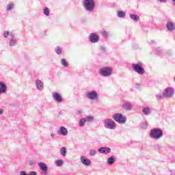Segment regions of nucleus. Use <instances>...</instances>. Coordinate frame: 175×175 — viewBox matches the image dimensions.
Instances as JSON below:
<instances>
[{
	"label": "nucleus",
	"instance_id": "nucleus-1",
	"mask_svg": "<svg viewBox=\"0 0 175 175\" xmlns=\"http://www.w3.org/2000/svg\"><path fill=\"white\" fill-rule=\"evenodd\" d=\"M83 6L86 12L92 13L95 10V1L94 0H83Z\"/></svg>",
	"mask_w": 175,
	"mask_h": 175
},
{
	"label": "nucleus",
	"instance_id": "nucleus-2",
	"mask_svg": "<svg viewBox=\"0 0 175 175\" xmlns=\"http://www.w3.org/2000/svg\"><path fill=\"white\" fill-rule=\"evenodd\" d=\"M163 136V131L161 129H153L150 132V137L154 140H158Z\"/></svg>",
	"mask_w": 175,
	"mask_h": 175
},
{
	"label": "nucleus",
	"instance_id": "nucleus-3",
	"mask_svg": "<svg viewBox=\"0 0 175 175\" xmlns=\"http://www.w3.org/2000/svg\"><path fill=\"white\" fill-rule=\"evenodd\" d=\"M132 68L133 69L134 72H136L138 75H144L146 73V70L143 68L144 64L142 63V62H139L137 64H133Z\"/></svg>",
	"mask_w": 175,
	"mask_h": 175
},
{
	"label": "nucleus",
	"instance_id": "nucleus-4",
	"mask_svg": "<svg viewBox=\"0 0 175 175\" xmlns=\"http://www.w3.org/2000/svg\"><path fill=\"white\" fill-rule=\"evenodd\" d=\"M112 72L113 69L111 67H104L100 69L98 73L103 77H109V76H111Z\"/></svg>",
	"mask_w": 175,
	"mask_h": 175
},
{
	"label": "nucleus",
	"instance_id": "nucleus-5",
	"mask_svg": "<svg viewBox=\"0 0 175 175\" xmlns=\"http://www.w3.org/2000/svg\"><path fill=\"white\" fill-rule=\"evenodd\" d=\"M104 126L106 129H114L116 128V122L111 119L107 118L103 121Z\"/></svg>",
	"mask_w": 175,
	"mask_h": 175
},
{
	"label": "nucleus",
	"instance_id": "nucleus-6",
	"mask_svg": "<svg viewBox=\"0 0 175 175\" xmlns=\"http://www.w3.org/2000/svg\"><path fill=\"white\" fill-rule=\"evenodd\" d=\"M113 120L118 122V124H125L126 122V117L123 116L122 113H116L112 116Z\"/></svg>",
	"mask_w": 175,
	"mask_h": 175
},
{
	"label": "nucleus",
	"instance_id": "nucleus-7",
	"mask_svg": "<svg viewBox=\"0 0 175 175\" xmlns=\"http://www.w3.org/2000/svg\"><path fill=\"white\" fill-rule=\"evenodd\" d=\"M98 97V92L95 91L88 92L86 93V98L90 99V100H96Z\"/></svg>",
	"mask_w": 175,
	"mask_h": 175
},
{
	"label": "nucleus",
	"instance_id": "nucleus-8",
	"mask_svg": "<svg viewBox=\"0 0 175 175\" xmlns=\"http://www.w3.org/2000/svg\"><path fill=\"white\" fill-rule=\"evenodd\" d=\"M174 94V90L172 88H167L164 90L163 96L165 98H172Z\"/></svg>",
	"mask_w": 175,
	"mask_h": 175
},
{
	"label": "nucleus",
	"instance_id": "nucleus-9",
	"mask_svg": "<svg viewBox=\"0 0 175 175\" xmlns=\"http://www.w3.org/2000/svg\"><path fill=\"white\" fill-rule=\"evenodd\" d=\"M89 40L91 43H98L99 42V36L92 33L89 36Z\"/></svg>",
	"mask_w": 175,
	"mask_h": 175
},
{
	"label": "nucleus",
	"instance_id": "nucleus-10",
	"mask_svg": "<svg viewBox=\"0 0 175 175\" xmlns=\"http://www.w3.org/2000/svg\"><path fill=\"white\" fill-rule=\"evenodd\" d=\"M53 98L57 102V103H62V100L64 99L62 98V96H61V94H59L57 92H54L52 95Z\"/></svg>",
	"mask_w": 175,
	"mask_h": 175
},
{
	"label": "nucleus",
	"instance_id": "nucleus-11",
	"mask_svg": "<svg viewBox=\"0 0 175 175\" xmlns=\"http://www.w3.org/2000/svg\"><path fill=\"white\" fill-rule=\"evenodd\" d=\"M98 151L100 154H110V152H111V149H110V148H107V147H101L98 149Z\"/></svg>",
	"mask_w": 175,
	"mask_h": 175
},
{
	"label": "nucleus",
	"instance_id": "nucleus-12",
	"mask_svg": "<svg viewBox=\"0 0 175 175\" xmlns=\"http://www.w3.org/2000/svg\"><path fill=\"white\" fill-rule=\"evenodd\" d=\"M80 159L81 163H83V165H84L85 166H90V165H91V160L86 158L85 157L81 156Z\"/></svg>",
	"mask_w": 175,
	"mask_h": 175
},
{
	"label": "nucleus",
	"instance_id": "nucleus-13",
	"mask_svg": "<svg viewBox=\"0 0 175 175\" xmlns=\"http://www.w3.org/2000/svg\"><path fill=\"white\" fill-rule=\"evenodd\" d=\"M36 85L37 90H39V91H43V88H44V84L40 81V79H37L36 81Z\"/></svg>",
	"mask_w": 175,
	"mask_h": 175
},
{
	"label": "nucleus",
	"instance_id": "nucleus-14",
	"mask_svg": "<svg viewBox=\"0 0 175 175\" xmlns=\"http://www.w3.org/2000/svg\"><path fill=\"white\" fill-rule=\"evenodd\" d=\"M6 91H8V86L5 83L0 81V95L1 94H5Z\"/></svg>",
	"mask_w": 175,
	"mask_h": 175
},
{
	"label": "nucleus",
	"instance_id": "nucleus-15",
	"mask_svg": "<svg viewBox=\"0 0 175 175\" xmlns=\"http://www.w3.org/2000/svg\"><path fill=\"white\" fill-rule=\"evenodd\" d=\"M166 28L170 31V32H172L174 31L175 29V24L172 21H168L166 25Z\"/></svg>",
	"mask_w": 175,
	"mask_h": 175
},
{
	"label": "nucleus",
	"instance_id": "nucleus-16",
	"mask_svg": "<svg viewBox=\"0 0 175 175\" xmlns=\"http://www.w3.org/2000/svg\"><path fill=\"white\" fill-rule=\"evenodd\" d=\"M38 166L40 169H41V170L44 172V173H47L49 167H47V165L46 163L43 162L38 163Z\"/></svg>",
	"mask_w": 175,
	"mask_h": 175
},
{
	"label": "nucleus",
	"instance_id": "nucleus-17",
	"mask_svg": "<svg viewBox=\"0 0 175 175\" xmlns=\"http://www.w3.org/2000/svg\"><path fill=\"white\" fill-rule=\"evenodd\" d=\"M58 133L59 135H62V136H66V135H68V129L61 126Z\"/></svg>",
	"mask_w": 175,
	"mask_h": 175
},
{
	"label": "nucleus",
	"instance_id": "nucleus-18",
	"mask_svg": "<svg viewBox=\"0 0 175 175\" xmlns=\"http://www.w3.org/2000/svg\"><path fill=\"white\" fill-rule=\"evenodd\" d=\"M11 39L10 40V46L13 47L16 46V37L14 35L10 33Z\"/></svg>",
	"mask_w": 175,
	"mask_h": 175
},
{
	"label": "nucleus",
	"instance_id": "nucleus-19",
	"mask_svg": "<svg viewBox=\"0 0 175 175\" xmlns=\"http://www.w3.org/2000/svg\"><path fill=\"white\" fill-rule=\"evenodd\" d=\"M152 109L150 107H144L142 109V113L145 115V116H149V114H151V111H152Z\"/></svg>",
	"mask_w": 175,
	"mask_h": 175
},
{
	"label": "nucleus",
	"instance_id": "nucleus-20",
	"mask_svg": "<svg viewBox=\"0 0 175 175\" xmlns=\"http://www.w3.org/2000/svg\"><path fill=\"white\" fill-rule=\"evenodd\" d=\"M123 109L125 110L131 111L132 110V104L131 103H126L122 105Z\"/></svg>",
	"mask_w": 175,
	"mask_h": 175
},
{
	"label": "nucleus",
	"instance_id": "nucleus-21",
	"mask_svg": "<svg viewBox=\"0 0 175 175\" xmlns=\"http://www.w3.org/2000/svg\"><path fill=\"white\" fill-rule=\"evenodd\" d=\"M20 175H38V173L35 171H31L28 174L25 171H21Z\"/></svg>",
	"mask_w": 175,
	"mask_h": 175
},
{
	"label": "nucleus",
	"instance_id": "nucleus-22",
	"mask_svg": "<svg viewBox=\"0 0 175 175\" xmlns=\"http://www.w3.org/2000/svg\"><path fill=\"white\" fill-rule=\"evenodd\" d=\"M14 9V3H10L6 6V10L7 12H10Z\"/></svg>",
	"mask_w": 175,
	"mask_h": 175
},
{
	"label": "nucleus",
	"instance_id": "nucleus-23",
	"mask_svg": "<svg viewBox=\"0 0 175 175\" xmlns=\"http://www.w3.org/2000/svg\"><path fill=\"white\" fill-rule=\"evenodd\" d=\"M117 16L118 17H120V18H125V12L120 10V11H118L117 12Z\"/></svg>",
	"mask_w": 175,
	"mask_h": 175
},
{
	"label": "nucleus",
	"instance_id": "nucleus-24",
	"mask_svg": "<svg viewBox=\"0 0 175 175\" xmlns=\"http://www.w3.org/2000/svg\"><path fill=\"white\" fill-rule=\"evenodd\" d=\"M116 162V159L114 158V156H111L107 159V165H113Z\"/></svg>",
	"mask_w": 175,
	"mask_h": 175
},
{
	"label": "nucleus",
	"instance_id": "nucleus-25",
	"mask_svg": "<svg viewBox=\"0 0 175 175\" xmlns=\"http://www.w3.org/2000/svg\"><path fill=\"white\" fill-rule=\"evenodd\" d=\"M130 18L131 20H133V21H139V20H140V17L136 14H130Z\"/></svg>",
	"mask_w": 175,
	"mask_h": 175
},
{
	"label": "nucleus",
	"instance_id": "nucleus-26",
	"mask_svg": "<svg viewBox=\"0 0 175 175\" xmlns=\"http://www.w3.org/2000/svg\"><path fill=\"white\" fill-rule=\"evenodd\" d=\"M60 154L62 157H66V148L65 146H63L60 149Z\"/></svg>",
	"mask_w": 175,
	"mask_h": 175
},
{
	"label": "nucleus",
	"instance_id": "nucleus-27",
	"mask_svg": "<svg viewBox=\"0 0 175 175\" xmlns=\"http://www.w3.org/2000/svg\"><path fill=\"white\" fill-rule=\"evenodd\" d=\"M55 51L58 54V55H61V54H62V48H60L59 46H57L55 49Z\"/></svg>",
	"mask_w": 175,
	"mask_h": 175
},
{
	"label": "nucleus",
	"instance_id": "nucleus-28",
	"mask_svg": "<svg viewBox=\"0 0 175 175\" xmlns=\"http://www.w3.org/2000/svg\"><path fill=\"white\" fill-rule=\"evenodd\" d=\"M85 122H87L85 120V118H82L79 120V126H84Z\"/></svg>",
	"mask_w": 175,
	"mask_h": 175
},
{
	"label": "nucleus",
	"instance_id": "nucleus-29",
	"mask_svg": "<svg viewBox=\"0 0 175 175\" xmlns=\"http://www.w3.org/2000/svg\"><path fill=\"white\" fill-rule=\"evenodd\" d=\"M61 64L63 66H64V68H68V62H66L65 59H61Z\"/></svg>",
	"mask_w": 175,
	"mask_h": 175
},
{
	"label": "nucleus",
	"instance_id": "nucleus-30",
	"mask_svg": "<svg viewBox=\"0 0 175 175\" xmlns=\"http://www.w3.org/2000/svg\"><path fill=\"white\" fill-rule=\"evenodd\" d=\"M44 14H45V16H50V10H49L48 8H44Z\"/></svg>",
	"mask_w": 175,
	"mask_h": 175
},
{
	"label": "nucleus",
	"instance_id": "nucleus-31",
	"mask_svg": "<svg viewBox=\"0 0 175 175\" xmlns=\"http://www.w3.org/2000/svg\"><path fill=\"white\" fill-rule=\"evenodd\" d=\"M56 166H62L64 165V161L62 160H57L55 161Z\"/></svg>",
	"mask_w": 175,
	"mask_h": 175
},
{
	"label": "nucleus",
	"instance_id": "nucleus-32",
	"mask_svg": "<svg viewBox=\"0 0 175 175\" xmlns=\"http://www.w3.org/2000/svg\"><path fill=\"white\" fill-rule=\"evenodd\" d=\"M101 35L104 38H107V36H109V33L105 30H101Z\"/></svg>",
	"mask_w": 175,
	"mask_h": 175
},
{
	"label": "nucleus",
	"instance_id": "nucleus-33",
	"mask_svg": "<svg viewBox=\"0 0 175 175\" xmlns=\"http://www.w3.org/2000/svg\"><path fill=\"white\" fill-rule=\"evenodd\" d=\"M90 157H95V155H96V150L92 149L90 151Z\"/></svg>",
	"mask_w": 175,
	"mask_h": 175
},
{
	"label": "nucleus",
	"instance_id": "nucleus-34",
	"mask_svg": "<svg viewBox=\"0 0 175 175\" xmlns=\"http://www.w3.org/2000/svg\"><path fill=\"white\" fill-rule=\"evenodd\" d=\"M86 122H90L94 120V117L92 116H87L86 118H85Z\"/></svg>",
	"mask_w": 175,
	"mask_h": 175
},
{
	"label": "nucleus",
	"instance_id": "nucleus-35",
	"mask_svg": "<svg viewBox=\"0 0 175 175\" xmlns=\"http://www.w3.org/2000/svg\"><path fill=\"white\" fill-rule=\"evenodd\" d=\"M147 125L148 124L145 122L141 124V128L142 129H147Z\"/></svg>",
	"mask_w": 175,
	"mask_h": 175
},
{
	"label": "nucleus",
	"instance_id": "nucleus-36",
	"mask_svg": "<svg viewBox=\"0 0 175 175\" xmlns=\"http://www.w3.org/2000/svg\"><path fill=\"white\" fill-rule=\"evenodd\" d=\"M156 98L157 99L159 100V99H163V98H165V96H163V95L159 94L156 95Z\"/></svg>",
	"mask_w": 175,
	"mask_h": 175
},
{
	"label": "nucleus",
	"instance_id": "nucleus-37",
	"mask_svg": "<svg viewBox=\"0 0 175 175\" xmlns=\"http://www.w3.org/2000/svg\"><path fill=\"white\" fill-rule=\"evenodd\" d=\"M10 36V33H9V31H4L3 32V36L4 38H8V36Z\"/></svg>",
	"mask_w": 175,
	"mask_h": 175
},
{
	"label": "nucleus",
	"instance_id": "nucleus-38",
	"mask_svg": "<svg viewBox=\"0 0 175 175\" xmlns=\"http://www.w3.org/2000/svg\"><path fill=\"white\" fill-rule=\"evenodd\" d=\"M2 114H3V109L0 108V116H2Z\"/></svg>",
	"mask_w": 175,
	"mask_h": 175
},
{
	"label": "nucleus",
	"instance_id": "nucleus-39",
	"mask_svg": "<svg viewBox=\"0 0 175 175\" xmlns=\"http://www.w3.org/2000/svg\"><path fill=\"white\" fill-rule=\"evenodd\" d=\"M51 137H52L53 139H54V137H55V134L51 133Z\"/></svg>",
	"mask_w": 175,
	"mask_h": 175
},
{
	"label": "nucleus",
	"instance_id": "nucleus-40",
	"mask_svg": "<svg viewBox=\"0 0 175 175\" xmlns=\"http://www.w3.org/2000/svg\"><path fill=\"white\" fill-rule=\"evenodd\" d=\"M159 2H161V3H165L166 2L167 0H158Z\"/></svg>",
	"mask_w": 175,
	"mask_h": 175
},
{
	"label": "nucleus",
	"instance_id": "nucleus-41",
	"mask_svg": "<svg viewBox=\"0 0 175 175\" xmlns=\"http://www.w3.org/2000/svg\"><path fill=\"white\" fill-rule=\"evenodd\" d=\"M102 51H106V49L104 46H101Z\"/></svg>",
	"mask_w": 175,
	"mask_h": 175
},
{
	"label": "nucleus",
	"instance_id": "nucleus-42",
	"mask_svg": "<svg viewBox=\"0 0 175 175\" xmlns=\"http://www.w3.org/2000/svg\"><path fill=\"white\" fill-rule=\"evenodd\" d=\"M173 5H175V0H172Z\"/></svg>",
	"mask_w": 175,
	"mask_h": 175
},
{
	"label": "nucleus",
	"instance_id": "nucleus-43",
	"mask_svg": "<svg viewBox=\"0 0 175 175\" xmlns=\"http://www.w3.org/2000/svg\"><path fill=\"white\" fill-rule=\"evenodd\" d=\"M157 51V52H158V51H161V49H160V48H158Z\"/></svg>",
	"mask_w": 175,
	"mask_h": 175
},
{
	"label": "nucleus",
	"instance_id": "nucleus-44",
	"mask_svg": "<svg viewBox=\"0 0 175 175\" xmlns=\"http://www.w3.org/2000/svg\"><path fill=\"white\" fill-rule=\"evenodd\" d=\"M153 42H154V41H153V40H152V43H153Z\"/></svg>",
	"mask_w": 175,
	"mask_h": 175
},
{
	"label": "nucleus",
	"instance_id": "nucleus-45",
	"mask_svg": "<svg viewBox=\"0 0 175 175\" xmlns=\"http://www.w3.org/2000/svg\"><path fill=\"white\" fill-rule=\"evenodd\" d=\"M30 165H32V163H31Z\"/></svg>",
	"mask_w": 175,
	"mask_h": 175
},
{
	"label": "nucleus",
	"instance_id": "nucleus-46",
	"mask_svg": "<svg viewBox=\"0 0 175 175\" xmlns=\"http://www.w3.org/2000/svg\"><path fill=\"white\" fill-rule=\"evenodd\" d=\"M157 54H160L159 53H157Z\"/></svg>",
	"mask_w": 175,
	"mask_h": 175
},
{
	"label": "nucleus",
	"instance_id": "nucleus-47",
	"mask_svg": "<svg viewBox=\"0 0 175 175\" xmlns=\"http://www.w3.org/2000/svg\"><path fill=\"white\" fill-rule=\"evenodd\" d=\"M45 175H46V174H45Z\"/></svg>",
	"mask_w": 175,
	"mask_h": 175
}]
</instances>
